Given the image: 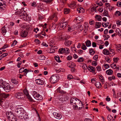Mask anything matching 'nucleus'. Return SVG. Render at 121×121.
Wrapping results in <instances>:
<instances>
[{
  "label": "nucleus",
  "mask_w": 121,
  "mask_h": 121,
  "mask_svg": "<svg viewBox=\"0 0 121 121\" xmlns=\"http://www.w3.org/2000/svg\"><path fill=\"white\" fill-rule=\"evenodd\" d=\"M6 115L8 119L10 121H16V117L11 112H7Z\"/></svg>",
  "instance_id": "1"
},
{
  "label": "nucleus",
  "mask_w": 121,
  "mask_h": 121,
  "mask_svg": "<svg viewBox=\"0 0 121 121\" xmlns=\"http://www.w3.org/2000/svg\"><path fill=\"white\" fill-rule=\"evenodd\" d=\"M33 95L35 99L37 100H41L43 99L42 96L36 91H34Z\"/></svg>",
  "instance_id": "2"
},
{
  "label": "nucleus",
  "mask_w": 121,
  "mask_h": 121,
  "mask_svg": "<svg viewBox=\"0 0 121 121\" xmlns=\"http://www.w3.org/2000/svg\"><path fill=\"white\" fill-rule=\"evenodd\" d=\"M2 87L6 92L9 91L11 89V87L10 85L6 83H4Z\"/></svg>",
  "instance_id": "3"
},
{
  "label": "nucleus",
  "mask_w": 121,
  "mask_h": 121,
  "mask_svg": "<svg viewBox=\"0 0 121 121\" xmlns=\"http://www.w3.org/2000/svg\"><path fill=\"white\" fill-rule=\"evenodd\" d=\"M24 109L21 106H17L15 108V111L17 113V116L20 114L21 113L23 112Z\"/></svg>",
  "instance_id": "4"
},
{
  "label": "nucleus",
  "mask_w": 121,
  "mask_h": 121,
  "mask_svg": "<svg viewBox=\"0 0 121 121\" xmlns=\"http://www.w3.org/2000/svg\"><path fill=\"white\" fill-rule=\"evenodd\" d=\"M69 49L67 48H61L59 49L58 52L59 54L65 53L67 54L69 53Z\"/></svg>",
  "instance_id": "5"
},
{
  "label": "nucleus",
  "mask_w": 121,
  "mask_h": 121,
  "mask_svg": "<svg viewBox=\"0 0 121 121\" xmlns=\"http://www.w3.org/2000/svg\"><path fill=\"white\" fill-rule=\"evenodd\" d=\"M76 99V98H72L70 100V104L73 105V107L74 109H76L78 108V106L77 105H75Z\"/></svg>",
  "instance_id": "6"
},
{
  "label": "nucleus",
  "mask_w": 121,
  "mask_h": 121,
  "mask_svg": "<svg viewBox=\"0 0 121 121\" xmlns=\"http://www.w3.org/2000/svg\"><path fill=\"white\" fill-rule=\"evenodd\" d=\"M18 117L22 119H26L28 118V115L25 112H22L20 114Z\"/></svg>",
  "instance_id": "7"
},
{
  "label": "nucleus",
  "mask_w": 121,
  "mask_h": 121,
  "mask_svg": "<svg viewBox=\"0 0 121 121\" xmlns=\"http://www.w3.org/2000/svg\"><path fill=\"white\" fill-rule=\"evenodd\" d=\"M57 81V77L55 75H54L51 76L50 78V82L52 83H56Z\"/></svg>",
  "instance_id": "8"
},
{
  "label": "nucleus",
  "mask_w": 121,
  "mask_h": 121,
  "mask_svg": "<svg viewBox=\"0 0 121 121\" xmlns=\"http://www.w3.org/2000/svg\"><path fill=\"white\" fill-rule=\"evenodd\" d=\"M16 97L21 100H23L25 97V96L22 92H18L15 94Z\"/></svg>",
  "instance_id": "9"
},
{
  "label": "nucleus",
  "mask_w": 121,
  "mask_h": 121,
  "mask_svg": "<svg viewBox=\"0 0 121 121\" xmlns=\"http://www.w3.org/2000/svg\"><path fill=\"white\" fill-rule=\"evenodd\" d=\"M6 7L5 2L2 0H0V10H4Z\"/></svg>",
  "instance_id": "10"
},
{
  "label": "nucleus",
  "mask_w": 121,
  "mask_h": 121,
  "mask_svg": "<svg viewBox=\"0 0 121 121\" xmlns=\"http://www.w3.org/2000/svg\"><path fill=\"white\" fill-rule=\"evenodd\" d=\"M65 19L64 18L62 20L61 22V23L60 24V26L63 29H64L66 26L68 24V22L67 21H65Z\"/></svg>",
  "instance_id": "11"
},
{
  "label": "nucleus",
  "mask_w": 121,
  "mask_h": 121,
  "mask_svg": "<svg viewBox=\"0 0 121 121\" xmlns=\"http://www.w3.org/2000/svg\"><path fill=\"white\" fill-rule=\"evenodd\" d=\"M76 100L75 105H77V106L78 104H80V105L82 106V107H79V110H80L83 107V105L80 100L77 98Z\"/></svg>",
  "instance_id": "12"
},
{
  "label": "nucleus",
  "mask_w": 121,
  "mask_h": 121,
  "mask_svg": "<svg viewBox=\"0 0 121 121\" xmlns=\"http://www.w3.org/2000/svg\"><path fill=\"white\" fill-rule=\"evenodd\" d=\"M53 114L54 117L60 120L61 118V115L58 113L54 112L53 113Z\"/></svg>",
  "instance_id": "13"
},
{
  "label": "nucleus",
  "mask_w": 121,
  "mask_h": 121,
  "mask_svg": "<svg viewBox=\"0 0 121 121\" xmlns=\"http://www.w3.org/2000/svg\"><path fill=\"white\" fill-rule=\"evenodd\" d=\"M75 20L77 23H79L83 21V17L82 16H79L76 18Z\"/></svg>",
  "instance_id": "14"
},
{
  "label": "nucleus",
  "mask_w": 121,
  "mask_h": 121,
  "mask_svg": "<svg viewBox=\"0 0 121 121\" xmlns=\"http://www.w3.org/2000/svg\"><path fill=\"white\" fill-rule=\"evenodd\" d=\"M9 95V94H5L4 93H1L0 94V98L2 100L4 99L3 98H5L8 97Z\"/></svg>",
  "instance_id": "15"
},
{
  "label": "nucleus",
  "mask_w": 121,
  "mask_h": 121,
  "mask_svg": "<svg viewBox=\"0 0 121 121\" xmlns=\"http://www.w3.org/2000/svg\"><path fill=\"white\" fill-rule=\"evenodd\" d=\"M72 42V41L67 40L66 39L64 44L66 46H69L71 45Z\"/></svg>",
  "instance_id": "16"
},
{
  "label": "nucleus",
  "mask_w": 121,
  "mask_h": 121,
  "mask_svg": "<svg viewBox=\"0 0 121 121\" xmlns=\"http://www.w3.org/2000/svg\"><path fill=\"white\" fill-rule=\"evenodd\" d=\"M27 32L26 31L22 30L20 32V35L22 37H25L27 35Z\"/></svg>",
  "instance_id": "17"
},
{
  "label": "nucleus",
  "mask_w": 121,
  "mask_h": 121,
  "mask_svg": "<svg viewBox=\"0 0 121 121\" xmlns=\"http://www.w3.org/2000/svg\"><path fill=\"white\" fill-rule=\"evenodd\" d=\"M35 81L36 84H37L42 85L44 83V81L41 79H37Z\"/></svg>",
  "instance_id": "18"
},
{
  "label": "nucleus",
  "mask_w": 121,
  "mask_h": 121,
  "mask_svg": "<svg viewBox=\"0 0 121 121\" xmlns=\"http://www.w3.org/2000/svg\"><path fill=\"white\" fill-rule=\"evenodd\" d=\"M88 69L90 71L93 73L94 72L95 70V67L91 66H89L88 67Z\"/></svg>",
  "instance_id": "19"
},
{
  "label": "nucleus",
  "mask_w": 121,
  "mask_h": 121,
  "mask_svg": "<svg viewBox=\"0 0 121 121\" xmlns=\"http://www.w3.org/2000/svg\"><path fill=\"white\" fill-rule=\"evenodd\" d=\"M57 91L61 94H66V92L62 90L60 88V87H59L57 90Z\"/></svg>",
  "instance_id": "20"
},
{
  "label": "nucleus",
  "mask_w": 121,
  "mask_h": 121,
  "mask_svg": "<svg viewBox=\"0 0 121 121\" xmlns=\"http://www.w3.org/2000/svg\"><path fill=\"white\" fill-rule=\"evenodd\" d=\"M68 6L71 8L73 9L76 7V4L75 2L69 4Z\"/></svg>",
  "instance_id": "21"
},
{
  "label": "nucleus",
  "mask_w": 121,
  "mask_h": 121,
  "mask_svg": "<svg viewBox=\"0 0 121 121\" xmlns=\"http://www.w3.org/2000/svg\"><path fill=\"white\" fill-rule=\"evenodd\" d=\"M68 31L69 32H71L74 30V28L72 26L68 25L67 26Z\"/></svg>",
  "instance_id": "22"
},
{
  "label": "nucleus",
  "mask_w": 121,
  "mask_h": 121,
  "mask_svg": "<svg viewBox=\"0 0 121 121\" xmlns=\"http://www.w3.org/2000/svg\"><path fill=\"white\" fill-rule=\"evenodd\" d=\"M103 53L104 55H108L109 54L110 52L107 49H105L103 50Z\"/></svg>",
  "instance_id": "23"
},
{
  "label": "nucleus",
  "mask_w": 121,
  "mask_h": 121,
  "mask_svg": "<svg viewBox=\"0 0 121 121\" xmlns=\"http://www.w3.org/2000/svg\"><path fill=\"white\" fill-rule=\"evenodd\" d=\"M68 66L70 68H73L76 66V65L73 62H70L68 65Z\"/></svg>",
  "instance_id": "24"
},
{
  "label": "nucleus",
  "mask_w": 121,
  "mask_h": 121,
  "mask_svg": "<svg viewBox=\"0 0 121 121\" xmlns=\"http://www.w3.org/2000/svg\"><path fill=\"white\" fill-rule=\"evenodd\" d=\"M101 23L99 22H96L95 25V27L96 28H99L101 26Z\"/></svg>",
  "instance_id": "25"
},
{
  "label": "nucleus",
  "mask_w": 121,
  "mask_h": 121,
  "mask_svg": "<svg viewBox=\"0 0 121 121\" xmlns=\"http://www.w3.org/2000/svg\"><path fill=\"white\" fill-rule=\"evenodd\" d=\"M95 85L98 88H100L102 86L100 83L99 82H96L95 83Z\"/></svg>",
  "instance_id": "26"
},
{
  "label": "nucleus",
  "mask_w": 121,
  "mask_h": 121,
  "mask_svg": "<svg viewBox=\"0 0 121 121\" xmlns=\"http://www.w3.org/2000/svg\"><path fill=\"white\" fill-rule=\"evenodd\" d=\"M116 48L117 50L119 52L121 51V45L120 44L117 45L116 46Z\"/></svg>",
  "instance_id": "27"
},
{
  "label": "nucleus",
  "mask_w": 121,
  "mask_h": 121,
  "mask_svg": "<svg viewBox=\"0 0 121 121\" xmlns=\"http://www.w3.org/2000/svg\"><path fill=\"white\" fill-rule=\"evenodd\" d=\"M103 14L104 15V16H107L110 18V16L108 14V11L106 10H104L103 13Z\"/></svg>",
  "instance_id": "28"
},
{
  "label": "nucleus",
  "mask_w": 121,
  "mask_h": 121,
  "mask_svg": "<svg viewBox=\"0 0 121 121\" xmlns=\"http://www.w3.org/2000/svg\"><path fill=\"white\" fill-rule=\"evenodd\" d=\"M113 71L111 69H109L107 70L106 71V73L108 75H110L113 73Z\"/></svg>",
  "instance_id": "29"
},
{
  "label": "nucleus",
  "mask_w": 121,
  "mask_h": 121,
  "mask_svg": "<svg viewBox=\"0 0 121 121\" xmlns=\"http://www.w3.org/2000/svg\"><path fill=\"white\" fill-rule=\"evenodd\" d=\"M89 50V52L91 55H93L95 53V51L93 50L92 48H90Z\"/></svg>",
  "instance_id": "30"
},
{
  "label": "nucleus",
  "mask_w": 121,
  "mask_h": 121,
  "mask_svg": "<svg viewBox=\"0 0 121 121\" xmlns=\"http://www.w3.org/2000/svg\"><path fill=\"white\" fill-rule=\"evenodd\" d=\"M38 58L40 60H44L45 59V57L43 55H41L39 56Z\"/></svg>",
  "instance_id": "31"
},
{
  "label": "nucleus",
  "mask_w": 121,
  "mask_h": 121,
  "mask_svg": "<svg viewBox=\"0 0 121 121\" xmlns=\"http://www.w3.org/2000/svg\"><path fill=\"white\" fill-rule=\"evenodd\" d=\"M107 118L108 119V120L109 121H112L114 120L113 117L111 115H108Z\"/></svg>",
  "instance_id": "32"
},
{
  "label": "nucleus",
  "mask_w": 121,
  "mask_h": 121,
  "mask_svg": "<svg viewBox=\"0 0 121 121\" xmlns=\"http://www.w3.org/2000/svg\"><path fill=\"white\" fill-rule=\"evenodd\" d=\"M55 58L57 62H61V61L60 60V58L59 56H57L56 57H55Z\"/></svg>",
  "instance_id": "33"
},
{
  "label": "nucleus",
  "mask_w": 121,
  "mask_h": 121,
  "mask_svg": "<svg viewBox=\"0 0 121 121\" xmlns=\"http://www.w3.org/2000/svg\"><path fill=\"white\" fill-rule=\"evenodd\" d=\"M86 45L87 47H89L91 45V41L89 40H88L86 42Z\"/></svg>",
  "instance_id": "34"
},
{
  "label": "nucleus",
  "mask_w": 121,
  "mask_h": 121,
  "mask_svg": "<svg viewBox=\"0 0 121 121\" xmlns=\"http://www.w3.org/2000/svg\"><path fill=\"white\" fill-rule=\"evenodd\" d=\"M70 9H69L65 8L64 9V13L65 14H67L69 13Z\"/></svg>",
  "instance_id": "35"
},
{
  "label": "nucleus",
  "mask_w": 121,
  "mask_h": 121,
  "mask_svg": "<svg viewBox=\"0 0 121 121\" xmlns=\"http://www.w3.org/2000/svg\"><path fill=\"white\" fill-rule=\"evenodd\" d=\"M95 17L96 19L98 21H100L101 20L102 18L99 15H96Z\"/></svg>",
  "instance_id": "36"
},
{
  "label": "nucleus",
  "mask_w": 121,
  "mask_h": 121,
  "mask_svg": "<svg viewBox=\"0 0 121 121\" xmlns=\"http://www.w3.org/2000/svg\"><path fill=\"white\" fill-rule=\"evenodd\" d=\"M11 81L12 83L15 84H17L18 83L17 80L15 79L12 78V79Z\"/></svg>",
  "instance_id": "37"
},
{
  "label": "nucleus",
  "mask_w": 121,
  "mask_h": 121,
  "mask_svg": "<svg viewBox=\"0 0 121 121\" xmlns=\"http://www.w3.org/2000/svg\"><path fill=\"white\" fill-rule=\"evenodd\" d=\"M56 71L57 72L59 73L60 72H64V69L61 68L59 69H56Z\"/></svg>",
  "instance_id": "38"
},
{
  "label": "nucleus",
  "mask_w": 121,
  "mask_h": 121,
  "mask_svg": "<svg viewBox=\"0 0 121 121\" xmlns=\"http://www.w3.org/2000/svg\"><path fill=\"white\" fill-rule=\"evenodd\" d=\"M84 60L83 58L82 57L79 58L78 59L77 61L79 62H81Z\"/></svg>",
  "instance_id": "39"
},
{
  "label": "nucleus",
  "mask_w": 121,
  "mask_h": 121,
  "mask_svg": "<svg viewBox=\"0 0 121 121\" xmlns=\"http://www.w3.org/2000/svg\"><path fill=\"white\" fill-rule=\"evenodd\" d=\"M6 27H3L2 28L1 30L2 33H4L6 32Z\"/></svg>",
  "instance_id": "40"
},
{
  "label": "nucleus",
  "mask_w": 121,
  "mask_h": 121,
  "mask_svg": "<svg viewBox=\"0 0 121 121\" xmlns=\"http://www.w3.org/2000/svg\"><path fill=\"white\" fill-rule=\"evenodd\" d=\"M109 52H112V55H111V56H113L114 55V51L112 49L110 48L109 49Z\"/></svg>",
  "instance_id": "41"
},
{
  "label": "nucleus",
  "mask_w": 121,
  "mask_h": 121,
  "mask_svg": "<svg viewBox=\"0 0 121 121\" xmlns=\"http://www.w3.org/2000/svg\"><path fill=\"white\" fill-rule=\"evenodd\" d=\"M23 92L24 94L26 95H28L29 94L27 90L26 89H25L23 90Z\"/></svg>",
  "instance_id": "42"
},
{
  "label": "nucleus",
  "mask_w": 121,
  "mask_h": 121,
  "mask_svg": "<svg viewBox=\"0 0 121 121\" xmlns=\"http://www.w3.org/2000/svg\"><path fill=\"white\" fill-rule=\"evenodd\" d=\"M59 102L61 103H63L64 101V99L62 97L59 98Z\"/></svg>",
  "instance_id": "43"
},
{
  "label": "nucleus",
  "mask_w": 121,
  "mask_h": 121,
  "mask_svg": "<svg viewBox=\"0 0 121 121\" xmlns=\"http://www.w3.org/2000/svg\"><path fill=\"white\" fill-rule=\"evenodd\" d=\"M4 82L2 79H0V88H2Z\"/></svg>",
  "instance_id": "44"
},
{
  "label": "nucleus",
  "mask_w": 121,
  "mask_h": 121,
  "mask_svg": "<svg viewBox=\"0 0 121 121\" xmlns=\"http://www.w3.org/2000/svg\"><path fill=\"white\" fill-rule=\"evenodd\" d=\"M103 36L105 38L104 39V40H107L108 38H110V36L108 35H104Z\"/></svg>",
  "instance_id": "45"
},
{
  "label": "nucleus",
  "mask_w": 121,
  "mask_h": 121,
  "mask_svg": "<svg viewBox=\"0 0 121 121\" xmlns=\"http://www.w3.org/2000/svg\"><path fill=\"white\" fill-rule=\"evenodd\" d=\"M98 55H95L93 57V59L95 60V61H97L98 60Z\"/></svg>",
  "instance_id": "46"
},
{
  "label": "nucleus",
  "mask_w": 121,
  "mask_h": 121,
  "mask_svg": "<svg viewBox=\"0 0 121 121\" xmlns=\"http://www.w3.org/2000/svg\"><path fill=\"white\" fill-rule=\"evenodd\" d=\"M27 97V98L29 100L31 101H32L33 100L30 96L29 94L28 95L26 96Z\"/></svg>",
  "instance_id": "47"
},
{
  "label": "nucleus",
  "mask_w": 121,
  "mask_h": 121,
  "mask_svg": "<svg viewBox=\"0 0 121 121\" xmlns=\"http://www.w3.org/2000/svg\"><path fill=\"white\" fill-rule=\"evenodd\" d=\"M8 54L7 53H4L0 56V57H1L2 58H3L7 56Z\"/></svg>",
  "instance_id": "48"
},
{
  "label": "nucleus",
  "mask_w": 121,
  "mask_h": 121,
  "mask_svg": "<svg viewBox=\"0 0 121 121\" xmlns=\"http://www.w3.org/2000/svg\"><path fill=\"white\" fill-rule=\"evenodd\" d=\"M82 49L84 50H85L87 49V48L86 46L83 43L82 44Z\"/></svg>",
  "instance_id": "49"
},
{
  "label": "nucleus",
  "mask_w": 121,
  "mask_h": 121,
  "mask_svg": "<svg viewBox=\"0 0 121 121\" xmlns=\"http://www.w3.org/2000/svg\"><path fill=\"white\" fill-rule=\"evenodd\" d=\"M51 17L52 18H56L55 22H56L57 21V20H56L57 17L56 14H54Z\"/></svg>",
  "instance_id": "50"
},
{
  "label": "nucleus",
  "mask_w": 121,
  "mask_h": 121,
  "mask_svg": "<svg viewBox=\"0 0 121 121\" xmlns=\"http://www.w3.org/2000/svg\"><path fill=\"white\" fill-rule=\"evenodd\" d=\"M64 101H66L68 100L69 99V98L68 97L67 94H66L64 98H63Z\"/></svg>",
  "instance_id": "51"
},
{
  "label": "nucleus",
  "mask_w": 121,
  "mask_h": 121,
  "mask_svg": "<svg viewBox=\"0 0 121 121\" xmlns=\"http://www.w3.org/2000/svg\"><path fill=\"white\" fill-rule=\"evenodd\" d=\"M116 14H117V15L118 16H120L121 15V13L119 11H117L116 12Z\"/></svg>",
  "instance_id": "52"
},
{
  "label": "nucleus",
  "mask_w": 121,
  "mask_h": 121,
  "mask_svg": "<svg viewBox=\"0 0 121 121\" xmlns=\"http://www.w3.org/2000/svg\"><path fill=\"white\" fill-rule=\"evenodd\" d=\"M119 60V58L118 57L114 58L113 59V60L116 63H117Z\"/></svg>",
  "instance_id": "53"
},
{
  "label": "nucleus",
  "mask_w": 121,
  "mask_h": 121,
  "mask_svg": "<svg viewBox=\"0 0 121 121\" xmlns=\"http://www.w3.org/2000/svg\"><path fill=\"white\" fill-rule=\"evenodd\" d=\"M111 67L115 69L116 68V64H112L110 65Z\"/></svg>",
  "instance_id": "54"
},
{
  "label": "nucleus",
  "mask_w": 121,
  "mask_h": 121,
  "mask_svg": "<svg viewBox=\"0 0 121 121\" xmlns=\"http://www.w3.org/2000/svg\"><path fill=\"white\" fill-rule=\"evenodd\" d=\"M88 28V26L87 25H84V30H85V31L86 30H87Z\"/></svg>",
  "instance_id": "55"
},
{
  "label": "nucleus",
  "mask_w": 121,
  "mask_h": 121,
  "mask_svg": "<svg viewBox=\"0 0 121 121\" xmlns=\"http://www.w3.org/2000/svg\"><path fill=\"white\" fill-rule=\"evenodd\" d=\"M104 66L106 69H108L110 67L109 65L108 64H105L104 65Z\"/></svg>",
  "instance_id": "56"
},
{
  "label": "nucleus",
  "mask_w": 121,
  "mask_h": 121,
  "mask_svg": "<svg viewBox=\"0 0 121 121\" xmlns=\"http://www.w3.org/2000/svg\"><path fill=\"white\" fill-rule=\"evenodd\" d=\"M67 58L68 60H70L72 59V57L71 56H67Z\"/></svg>",
  "instance_id": "57"
},
{
  "label": "nucleus",
  "mask_w": 121,
  "mask_h": 121,
  "mask_svg": "<svg viewBox=\"0 0 121 121\" xmlns=\"http://www.w3.org/2000/svg\"><path fill=\"white\" fill-rule=\"evenodd\" d=\"M17 41L16 40H15L14 41L13 43L11 45L12 46H15V45L16 44V43H17Z\"/></svg>",
  "instance_id": "58"
},
{
  "label": "nucleus",
  "mask_w": 121,
  "mask_h": 121,
  "mask_svg": "<svg viewBox=\"0 0 121 121\" xmlns=\"http://www.w3.org/2000/svg\"><path fill=\"white\" fill-rule=\"evenodd\" d=\"M73 78L72 76L70 74L68 75L67 78L68 79H71Z\"/></svg>",
  "instance_id": "59"
},
{
  "label": "nucleus",
  "mask_w": 121,
  "mask_h": 121,
  "mask_svg": "<svg viewBox=\"0 0 121 121\" xmlns=\"http://www.w3.org/2000/svg\"><path fill=\"white\" fill-rule=\"evenodd\" d=\"M31 5L33 7H35L36 6V4L35 2H33L31 4Z\"/></svg>",
  "instance_id": "60"
},
{
  "label": "nucleus",
  "mask_w": 121,
  "mask_h": 121,
  "mask_svg": "<svg viewBox=\"0 0 121 121\" xmlns=\"http://www.w3.org/2000/svg\"><path fill=\"white\" fill-rule=\"evenodd\" d=\"M105 60L108 62H110V59L108 57H106Z\"/></svg>",
  "instance_id": "61"
},
{
  "label": "nucleus",
  "mask_w": 121,
  "mask_h": 121,
  "mask_svg": "<svg viewBox=\"0 0 121 121\" xmlns=\"http://www.w3.org/2000/svg\"><path fill=\"white\" fill-rule=\"evenodd\" d=\"M53 0H45L44 1L47 3H50Z\"/></svg>",
  "instance_id": "62"
},
{
  "label": "nucleus",
  "mask_w": 121,
  "mask_h": 121,
  "mask_svg": "<svg viewBox=\"0 0 121 121\" xmlns=\"http://www.w3.org/2000/svg\"><path fill=\"white\" fill-rule=\"evenodd\" d=\"M117 25H121V21H118L117 22Z\"/></svg>",
  "instance_id": "63"
},
{
  "label": "nucleus",
  "mask_w": 121,
  "mask_h": 121,
  "mask_svg": "<svg viewBox=\"0 0 121 121\" xmlns=\"http://www.w3.org/2000/svg\"><path fill=\"white\" fill-rule=\"evenodd\" d=\"M117 5L118 7H121V2H118L117 3Z\"/></svg>",
  "instance_id": "64"
}]
</instances>
